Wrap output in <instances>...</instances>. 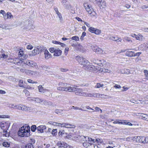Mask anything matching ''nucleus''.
I'll use <instances>...</instances> for the list:
<instances>
[{
	"label": "nucleus",
	"instance_id": "de8ad7c7",
	"mask_svg": "<svg viewBox=\"0 0 148 148\" xmlns=\"http://www.w3.org/2000/svg\"><path fill=\"white\" fill-rule=\"evenodd\" d=\"M64 6V7L66 9H69L70 6V5L69 4H68L67 3Z\"/></svg>",
	"mask_w": 148,
	"mask_h": 148
},
{
	"label": "nucleus",
	"instance_id": "2f4dec72",
	"mask_svg": "<svg viewBox=\"0 0 148 148\" xmlns=\"http://www.w3.org/2000/svg\"><path fill=\"white\" fill-rule=\"evenodd\" d=\"M37 50H33L31 53H30L29 55L31 56H34L36 54V52Z\"/></svg>",
	"mask_w": 148,
	"mask_h": 148
},
{
	"label": "nucleus",
	"instance_id": "f257e3e1",
	"mask_svg": "<svg viewBox=\"0 0 148 148\" xmlns=\"http://www.w3.org/2000/svg\"><path fill=\"white\" fill-rule=\"evenodd\" d=\"M57 89L61 91L74 92L75 94L81 96L96 97L98 94L90 93L84 92L80 88L71 87L70 84L62 82L59 83L58 85Z\"/></svg>",
	"mask_w": 148,
	"mask_h": 148
},
{
	"label": "nucleus",
	"instance_id": "1a4fd4ad",
	"mask_svg": "<svg viewBox=\"0 0 148 148\" xmlns=\"http://www.w3.org/2000/svg\"><path fill=\"white\" fill-rule=\"evenodd\" d=\"M57 146L58 148H65L67 144L63 142L58 141L57 143Z\"/></svg>",
	"mask_w": 148,
	"mask_h": 148
},
{
	"label": "nucleus",
	"instance_id": "4468645a",
	"mask_svg": "<svg viewBox=\"0 0 148 148\" xmlns=\"http://www.w3.org/2000/svg\"><path fill=\"white\" fill-rule=\"evenodd\" d=\"M46 50L45 47H44L42 46H38V53H39L42 52H44Z\"/></svg>",
	"mask_w": 148,
	"mask_h": 148
},
{
	"label": "nucleus",
	"instance_id": "c85d7f7f",
	"mask_svg": "<svg viewBox=\"0 0 148 148\" xmlns=\"http://www.w3.org/2000/svg\"><path fill=\"white\" fill-rule=\"evenodd\" d=\"M71 39L73 40H75L76 41H78L79 40V37L76 36L72 37Z\"/></svg>",
	"mask_w": 148,
	"mask_h": 148
},
{
	"label": "nucleus",
	"instance_id": "39448f33",
	"mask_svg": "<svg viewBox=\"0 0 148 148\" xmlns=\"http://www.w3.org/2000/svg\"><path fill=\"white\" fill-rule=\"evenodd\" d=\"M88 30L92 33H94L97 35H99L101 33V31L100 30L94 27H90Z\"/></svg>",
	"mask_w": 148,
	"mask_h": 148
},
{
	"label": "nucleus",
	"instance_id": "e2e57ef3",
	"mask_svg": "<svg viewBox=\"0 0 148 148\" xmlns=\"http://www.w3.org/2000/svg\"><path fill=\"white\" fill-rule=\"evenodd\" d=\"M75 18L76 19H77L78 21H81V22H82V19L81 18H79V17H75Z\"/></svg>",
	"mask_w": 148,
	"mask_h": 148
},
{
	"label": "nucleus",
	"instance_id": "6e6d98bb",
	"mask_svg": "<svg viewBox=\"0 0 148 148\" xmlns=\"http://www.w3.org/2000/svg\"><path fill=\"white\" fill-rule=\"evenodd\" d=\"M141 54V53L139 52H137L136 53H134V57L136 56H139L140 54Z\"/></svg>",
	"mask_w": 148,
	"mask_h": 148
},
{
	"label": "nucleus",
	"instance_id": "5fc2aeb1",
	"mask_svg": "<svg viewBox=\"0 0 148 148\" xmlns=\"http://www.w3.org/2000/svg\"><path fill=\"white\" fill-rule=\"evenodd\" d=\"M56 14H57L58 16V17L61 20L62 17L61 14L59 12H58Z\"/></svg>",
	"mask_w": 148,
	"mask_h": 148
},
{
	"label": "nucleus",
	"instance_id": "423d86ee",
	"mask_svg": "<svg viewBox=\"0 0 148 148\" xmlns=\"http://www.w3.org/2000/svg\"><path fill=\"white\" fill-rule=\"evenodd\" d=\"M39 103L41 104H44L45 106L51 105L52 104L51 103L46 101H44L43 100L41 99H38V103Z\"/></svg>",
	"mask_w": 148,
	"mask_h": 148
},
{
	"label": "nucleus",
	"instance_id": "4d7b16f0",
	"mask_svg": "<svg viewBox=\"0 0 148 148\" xmlns=\"http://www.w3.org/2000/svg\"><path fill=\"white\" fill-rule=\"evenodd\" d=\"M95 110L97 111H99V110L101 111V112L102 113V110L101 109L99 108L96 107L95 108Z\"/></svg>",
	"mask_w": 148,
	"mask_h": 148
},
{
	"label": "nucleus",
	"instance_id": "774afa93",
	"mask_svg": "<svg viewBox=\"0 0 148 148\" xmlns=\"http://www.w3.org/2000/svg\"><path fill=\"white\" fill-rule=\"evenodd\" d=\"M123 88L124 89L122 91H125L129 89V88L128 87H125L124 86H123Z\"/></svg>",
	"mask_w": 148,
	"mask_h": 148
},
{
	"label": "nucleus",
	"instance_id": "20e7f679",
	"mask_svg": "<svg viewBox=\"0 0 148 148\" xmlns=\"http://www.w3.org/2000/svg\"><path fill=\"white\" fill-rule=\"evenodd\" d=\"M84 6L86 11L88 12L91 17H94L95 16L96 13L93 11L91 6H90L87 3H84Z\"/></svg>",
	"mask_w": 148,
	"mask_h": 148
},
{
	"label": "nucleus",
	"instance_id": "58836bf2",
	"mask_svg": "<svg viewBox=\"0 0 148 148\" xmlns=\"http://www.w3.org/2000/svg\"><path fill=\"white\" fill-rule=\"evenodd\" d=\"M86 33L85 32H83L82 36L80 38V39L81 40H83L84 39V37L86 35Z\"/></svg>",
	"mask_w": 148,
	"mask_h": 148
},
{
	"label": "nucleus",
	"instance_id": "052dcab7",
	"mask_svg": "<svg viewBox=\"0 0 148 148\" xmlns=\"http://www.w3.org/2000/svg\"><path fill=\"white\" fill-rule=\"evenodd\" d=\"M69 48L68 47H66L65 48V51L64 52L65 53H66V54H67L68 53V52L69 50Z\"/></svg>",
	"mask_w": 148,
	"mask_h": 148
},
{
	"label": "nucleus",
	"instance_id": "9d476101",
	"mask_svg": "<svg viewBox=\"0 0 148 148\" xmlns=\"http://www.w3.org/2000/svg\"><path fill=\"white\" fill-rule=\"evenodd\" d=\"M140 137L141 136H138L137 137L138 139L140 138L141 139L139 140V142H142L144 143H148V137H145L144 136H142L141 138Z\"/></svg>",
	"mask_w": 148,
	"mask_h": 148
},
{
	"label": "nucleus",
	"instance_id": "3c124183",
	"mask_svg": "<svg viewBox=\"0 0 148 148\" xmlns=\"http://www.w3.org/2000/svg\"><path fill=\"white\" fill-rule=\"evenodd\" d=\"M67 3V1L66 0H63L62 1V3L64 6Z\"/></svg>",
	"mask_w": 148,
	"mask_h": 148
},
{
	"label": "nucleus",
	"instance_id": "8fccbe9b",
	"mask_svg": "<svg viewBox=\"0 0 148 148\" xmlns=\"http://www.w3.org/2000/svg\"><path fill=\"white\" fill-rule=\"evenodd\" d=\"M86 137L88 138V140L89 142H92L93 143L94 142V139H92L91 138H89L88 137Z\"/></svg>",
	"mask_w": 148,
	"mask_h": 148
},
{
	"label": "nucleus",
	"instance_id": "c756f323",
	"mask_svg": "<svg viewBox=\"0 0 148 148\" xmlns=\"http://www.w3.org/2000/svg\"><path fill=\"white\" fill-rule=\"evenodd\" d=\"M145 73V75L146 79H148V71L147 70H144L143 71Z\"/></svg>",
	"mask_w": 148,
	"mask_h": 148
},
{
	"label": "nucleus",
	"instance_id": "b1692460",
	"mask_svg": "<svg viewBox=\"0 0 148 148\" xmlns=\"http://www.w3.org/2000/svg\"><path fill=\"white\" fill-rule=\"evenodd\" d=\"M3 145L5 147H8L10 146V143L8 142H5L2 143Z\"/></svg>",
	"mask_w": 148,
	"mask_h": 148
},
{
	"label": "nucleus",
	"instance_id": "c03bdc74",
	"mask_svg": "<svg viewBox=\"0 0 148 148\" xmlns=\"http://www.w3.org/2000/svg\"><path fill=\"white\" fill-rule=\"evenodd\" d=\"M8 57V56L7 55H6L5 54H3L2 55H1L0 57L1 58H6Z\"/></svg>",
	"mask_w": 148,
	"mask_h": 148
},
{
	"label": "nucleus",
	"instance_id": "79ce46f5",
	"mask_svg": "<svg viewBox=\"0 0 148 148\" xmlns=\"http://www.w3.org/2000/svg\"><path fill=\"white\" fill-rule=\"evenodd\" d=\"M56 48L54 47L50 48L49 49V51L51 53H54L56 50Z\"/></svg>",
	"mask_w": 148,
	"mask_h": 148
},
{
	"label": "nucleus",
	"instance_id": "338daca9",
	"mask_svg": "<svg viewBox=\"0 0 148 148\" xmlns=\"http://www.w3.org/2000/svg\"><path fill=\"white\" fill-rule=\"evenodd\" d=\"M27 82L29 83H34L33 80L30 79H27Z\"/></svg>",
	"mask_w": 148,
	"mask_h": 148
},
{
	"label": "nucleus",
	"instance_id": "680f3d73",
	"mask_svg": "<svg viewBox=\"0 0 148 148\" xmlns=\"http://www.w3.org/2000/svg\"><path fill=\"white\" fill-rule=\"evenodd\" d=\"M84 24L86 25L88 27H90V24H89L88 23H87L84 21H83Z\"/></svg>",
	"mask_w": 148,
	"mask_h": 148
},
{
	"label": "nucleus",
	"instance_id": "aec40b11",
	"mask_svg": "<svg viewBox=\"0 0 148 148\" xmlns=\"http://www.w3.org/2000/svg\"><path fill=\"white\" fill-rule=\"evenodd\" d=\"M92 61L93 63H94L95 64H97L98 65L100 66H103L101 62V63H98V62H101L102 60H95V59H93L92 60Z\"/></svg>",
	"mask_w": 148,
	"mask_h": 148
},
{
	"label": "nucleus",
	"instance_id": "f3484780",
	"mask_svg": "<svg viewBox=\"0 0 148 148\" xmlns=\"http://www.w3.org/2000/svg\"><path fill=\"white\" fill-rule=\"evenodd\" d=\"M44 54L45 56V58L46 59H47L50 58L51 57V55L47 50H45L44 51Z\"/></svg>",
	"mask_w": 148,
	"mask_h": 148
},
{
	"label": "nucleus",
	"instance_id": "72a5a7b5",
	"mask_svg": "<svg viewBox=\"0 0 148 148\" xmlns=\"http://www.w3.org/2000/svg\"><path fill=\"white\" fill-rule=\"evenodd\" d=\"M36 129V126L35 125H32L31 127V130L33 132H34Z\"/></svg>",
	"mask_w": 148,
	"mask_h": 148
},
{
	"label": "nucleus",
	"instance_id": "ea45409f",
	"mask_svg": "<svg viewBox=\"0 0 148 148\" xmlns=\"http://www.w3.org/2000/svg\"><path fill=\"white\" fill-rule=\"evenodd\" d=\"M57 134V130L54 129L53 130L52 132V134L53 136H56Z\"/></svg>",
	"mask_w": 148,
	"mask_h": 148
},
{
	"label": "nucleus",
	"instance_id": "09e8293b",
	"mask_svg": "<svg viewBox=\"0 0 148 148\" xmlns=\"http://www.w3.org/2000/svg\"><path fill=\"white\" fill-rule=\"evenodd\" d=\"M8 116L7 115H0V118H8Z\"/></svg>",
	"mask_w": 148,
	"mask_h": 148
},
{
	"label": "nucleus",
	"instance_id": "6ab92c4d",
	"mask_svg": "<svg viewBox=\"0 0 148 148\" xmlns=\"http://www.w3.org/2000/svg\"><path fill=\"white\" fill-rule=\"evenodd\" d=\"M14 61L15 62H14V64L18 66H21L23 62L22 60L18 58L16 59Z\"/></svg>",
	"mask_w": 148,
	"mask_h": 148
},
{
	"label": "nucleus",
	"instance_id": "7c9ffc66",
	"mask_svg": "<svg viewBox=\"0 0 148 148\" xmlns=\"http://www.w3.org/2000/svg\"><path fill=\"white\" fill-rule=\"evenodd\" d=\"M25 148H34L33 146L31 143L27 144L25 146Z\"/></svg>",
	"mask_w": 148,
	"mask_h": 148
},
{
	"label": "nucleus",
	"instance_id": "412c9836",
	"mask_svg": "<svg viewBox=\"0 0 148 148\" xmlns=\"http://www.w3.org/2000/svg\"><path fill=\"white\" fill-rule=\"evenodd\" d=\"M39 91L42 93H44L46 90L45 89H44L42 86V85H40L38 87Z\"/></svg>",
	"mask_w": 148,
	"mask_h": 148
},
{
	"label": "nucleus",
	"instance_id": "dca6fc26",
	"mask_svg": "<svg viewBox=\"0 0 148 148\" xmlns=\"http://www.w3.org/2000/svg\"><path fill=\"white\" fill-rule=\"evenodd\" d=\"M62 52L61 50L56 49V48L54 55L55 56H59L61 55Z\"/></svg>",
	"mask_w": 148,
	"mask_h": 148
},
{
	"label": "nucleus",
	"instance_id": "f03ea898",
	"mask_svg": "<svg viewBox=\"0 0 148 148\" xmlns=\"http://www.w3.org/2000/svg\"><path fill=\"white\" fill-rule=\"evenodd\" d=\"M76 59L79 63L83 66L84 69L86 70L94 72L99 68L97 66L90 65V63L82 57L77 56Z\"/></svg>",
	"mask_w": 148,
	"mask_h": 148
},
{
	"label": "nucleus",
	"instance_id": "7ed1b4c3",
	"mask_svg": "<svg viewBox=\"0 0 148 148\" xmlns=\"http://www.w3.org/2000/svg\"><path fill=\"white\" fill-rule=\"evenodd\" d=\"M30 127L28 125H25L21 127L18 132V136L21 137H28L30 135Z\"/></svg>",
	"mask_w": 148,
	"mask_h": 148
},
{
	"label": "nucleus",
	"instance_id": "4c0bfd02",
	"mask_svg": "<svg viewBox=\"0 0 148 148\" xmlns=\"http://www.w3.org/2000/svg\"><path fill=\"white\" fill-rule=\"evenodd\" d=\"M86 108L88 109L91 110L93 111H89L88 112H89L92 113V112H94L95 111L94 109L91 108L89 106H86Z\"/></svg>",
	"mask_w": 148,
	"mask_h": 148
},
{
	"label": "nucleus",
	"instance_id": "393cba45",
	"mask_svg": "<svg viewBox=\"0 0 148 148\" xmlns=\"http://www.w3.org/2000/svg\"><path fill=\"white\" fill-rule=\"evenodd\" d=\"M47 68V66L44 65L40 64L39 66L38 69H39L45 70Z\"/></svg>",
	"mask_w": 148,
	"mask_h": 148
},
{
	"label": "nucleus",
	"instance_id": "2eb2a0df",
	"mask_svg": "<svg viewBox=\"0 0 148 148\" xmlns=\"http://www.w3.org/2000/svg\"><path fill=\"white\" fill-rule=\"evenodd\" d=\"M139 115L141 117H142L141 118L144 120L148 121V115L145 114H143L142 113H139Z\"/></svg>",
	"mask_w": 148,
	"mask_h": 148
},
{
	"label": "nucleus",
	"instance_id": "bf43d9fd",
	"mask_svg": "<svg viewBox=\"0 0 148 148\" xmlns=\"http://www.w3.org/2000/svg\"><path fill=\"white\" fill-rule=\"evenodd\" d=\"M6 27V26L5 25L0 24V28H2L3 29H5Z\"/></svg>",
	"mask_w": 148,
	"mask_h": 148
},
{
	"label": "nucleus",
	"instance_id": "5701e85b",
	"mask_svg": "<svg viewBox=\"0 0 148 148\" xmlns=\"http://www.w3.org/2000/svg\"><path fill=\"white\" fill-rule=\"evenodd\" d=\"M83 145L85 147H89V145H93L92 143H89L87 142H84L83 143Z\"/></svg>",
	"mask_w": 148,
	"mask_h": 148
},
{
	"label": "nucleus",
	"instance_id": "4be33fe9",
	"mask_svg": "<svg viewBox=\"0 0 148 148\" xmlns=\"http://www.w3.org/2000/svg\"><path fill=\"white\" fill-rule=\"evenodd\" d=\"M110 39L111 40L114 41H117V42H120L121 40V39H120L118 38L117 37H112L110 38Z\"/></svg>",
	"mask_w": 148,
	"mask_h": 148
},
{
	"label": "nucleus",
	"instance_id": "37998d69",
	"mask_svg": "<svg viewBox=\"0 0 148 148\" xmlns=\"http://www.w3.org/2000/svg\"><path fill=\"white\" fill-rule=\"evenodd\" d=\"M23 54L24 53L23 51H19L18 53V55L19 57H22L23 56Z\"/></svg>",
	"mask_w": 148,
	"mask_h": 148
},
{
	"label": "nucleus",
	"instance_id": "f8f14e48",
	"mask_svg": "<svg viewBox=\"0 0 148 148\" xmlns=\"http://www.w3.org/2000/svg\"><path fill=\"white\" fill-rule=\"evenodd\" d=\"M93 50L97 54H100L103 53V51L101 48L98 47L96 46L95 47H94Z\"/></svg>",
	"mask_w": 148,
	"mask_h": 148
},
{
	"label": "nucleus",
	"instance_id": "0eeeda50",
	"mask_svg": "<svg viewBox=\"0 0 148 148\" xmlns=\"http://www.w3.org/2000/svg\"><path fill=\"white\" fill-rule=\"evenodd\" d=\"M46 127L45 125H40L38 127V132L42 133L44 131H45Z\"/></svg>",
	"mask_w": 148,
	"mask_h": 148
},
{
	"label": "nucleus",
	"instance_id": "e433bc0d",
	"mask_svg": "<svg viewBox=\"0 0 148 148\" xmlns=\"http://www.w3.org/2000/svg\"><path fill=\"white\" fill-rule=\"evenodd\" d=\"M124 72H122L123 73L128 74L130 73V70L128 69H125L123 70Z\"/></svg>",
	"mask_w": 148,
	"mask_h": 148
},
{
	"label": "nucleus",
	"instance_id": "a878e982",
	"mask_svg": "<svg viewBox=\"0 0 148 148\" xmlns=\"http://www.w3.org/2000/svg\"><path fill=\"white\" fill-rule=\"evenodd\" d=\"M20 71H21V72H22L24 73V72H25L27 74H28V73H30V71L28 70L25 69H21L20 70Z\"/></svg>",
	"mask_w": 148,
	"mask_h": 148
},
{
	"label": "nucleus",
	"instance_id": "0e129e2a",
	"mask_svg": "<svg viewBox=\"0 0 148 148\" xmlns=\"http://www.w3.org/2000/svg\"><path fill=\"white\" fill-rule=\"evenodd\" d=\"M32 48V45H29L27 46V49H31Z\"/></svg>",
	"mask_w": 148,
	"mask_h": 148
},
{
	"label": "nucleus",
	"instance_id": "9b49d317",
	"mask_svg": "<svg viewBox=\"0 0 148 148\" xmlns=\"http://www.w3.org/2000/svg\"><path fill=\"white\" fill-rule=\"evenodd\" d=\"M62 127H65L68 128H75V126L73 124L68 123H62Z\"/></svg>",
	"mask_w": 148,
	"mask_h": 148
},
{
	"label": "nucleus",
	"instance_id": "ddd939ff",
	"mask_svg": "<svg viewBox=\"0 0 148 148\" xmlns=\"http://www.w3.org/2000/svg\"><path fill=\"white\" fill-rule=\"evenodd\" d=\"M131 36L133 37L136 38L137 40H142L143 39V36L141 34L136 35L135 34H133L131 35Z\"/></svg>",
	"mask_w": 148,
	"mask_h": 148
},
{
	"label": "nucleus",
	"instance_id": "a211bd4d",
	"mask_svg": "<svg viewBox=\"0 0 148 148\" xmlns=\"http://www.w3.org/2000/svg\"><path fill=\"white\" fill-rule=\"evenodd\" d=\"M134 52L132 51H127L125 53V55L130 57H134Z\"/></svg>",
	"mask_w": 148,
	"mask_h": 148
},
{
	"label": "nucleus",
	"instance_id": "13d9d810",
	"mask_svg": "<svg viewBox=\"0 0 148 148\" xmlns=\"http://www.w3.org/2000/svg\"><path fill=\"white\" fill-rule=\"evenodd\" d=\"M52 43L54 44H59L60 45V44H61V42H58L57 41H53L52 42Z\"/></svg>",
	"mask_w": 148,
	"mask_h": 148
},
{
	"label": "nucleus",
	"instance_id": "49530a36",
	"mask_svg": "<svg viewBox=\"0 0 148 148\" xmlns=\"http://www.w3.org/2000/svg\"><path fill=\"white\" fill-rule=\"evenodd\" d=\"M3 132V135H4L5 136L7 137L9 136V134L8 133H7L6 131H5L4 130Z\"/></svg>",
	"mask_w": 148,
	"mask_h": 148
},
{
	"label": "nucleus",
	"instance_id": "6e6552de",
	"mask_svg": "<svg viewBox=\"0 0 148 148\" xmlns=\"http://www.w3.org/2000/svg\"><path fill=\"white\" fill-rule=\"evenodd\" d=\"M22 109L21 110H25V111H29V112H33L34 111V109L31 107H27L23 105L21 106Z\"/></svg>",
	"mask_w": 148,
	"mask_h": 148
},
{
	"label": "nucleus",
	"instance_id": "cd10ccee",
	"mask_svg": "<svg viewBox=\"0 0 148 148\" xmlns=\"http://www.w3.org/2000/svg\"><path fill=\"white\" fill-rule=\"evenodd\" d=\"M6 19L11 18L13 17L11 13L9 12H8L6 14Z\"/></svg>",
	"mask_w": 148,
	"mask_h": 148
},
{
	"label": "nucleus",
	"instance_id": "f704fd0d",
	"mask_svg": "<svg viewBox=\"0 0 148 148\" xmlns=\"http://www.w3.org/2000/svg\"><path fill=\"white\" fill-rule=\"evenodd\" d=\"M14 108H16L19 110H21L22 109L21 106L20 105H17L14 106V107H12Z\"/></svg>",
	"mask_w": 148,
	"mask_h": 148
},
{
	"label": "nucleus",
	"instance_id": "69168bd1",
	"mask_svg": "<svg viewBox=\"0 0 148 148\" xmlns=\"http://www.w3.org/2000/svg\"><path fill=\"white\" fill-rule=\"evenodd\" d=\"M0 13L1 14H2L3 15H4L5 14V12L4 11V10H2L0 11Z\"/></svg>",
	"mask_w": 148,
	"mask_h": 148
},
{
	"label": "nucleus",
	"instance_id": "a19ab883",
	"mask_svg": "<svg viewBox=\"0 0 148 148\" xmlns=\"http://www.w3.org/2000/svg\"><path fill=\"white\" fill-rule=\"evenodd\" d=\"M53 125H56V126H61L62 127V123H58L56 122H53V123L52 124Z\"/></svg>",
	"mask_w": 148,
	"mask_h": 148
},
{
	"label": "nucleus",
	"instance_id": "864d4df0",
	"mask_svg": "<svg viewBox=\"0 0 148 148\" xmlns=\"http://www.w3.org/2000/svg\"><path fill=\"white\" fill-rule=\"evenodd\" d=\"M60 70L62 72H66L68 71V69H66L65 68H60Z\"/></svg>",
	"mask_w": 148,
	"mask_h": 148
},
{
	"label": "nucleus",
	"instance_id": "a18cd8bd",
	"mask_svg": "<svg viewBox=\"0 0 148 148\" xmlns=\"http://www.w3.org/2000/svg\"><path fill=\"white\" fill-rule=\"evenodd\" d=\"M23 92L25 93V94L26 96H28L29 95V92L28 90H23Z\"/></svg>",
	"mask_w": 148,
	"mask_h": 148
},
{
	"label": "nucleus",
	"instance_id": "473e14b6",
	"mask_svg": "<svg viewBox=\"0 0 148 148\" xmlns=\"http://www.w3.org/2000/svg\"><path fill=\"white\" fill-rule=\"evenodd\" d=\"M103 86V84H101L99 83H97L96 85L95 86L96 88H100V87H102Z\"/></svg>",
	"mask_w": 148,
	"mask_h": 148
},
{
	"label": "nucleus",
	"instance_id": "c9c22d12",
	"mask_svg": "<svg viewBox=\"0 0 148 148\" xmlns=\"http://www.w3.org/2000/svg\"><path fill=\"white\" fill-rule=\"evenodd\" d=\"M23 80H20L19 81V82H18V85H19V86L21 87H24L25 88V87H24V86L23 85Z\"/></svg>",
	"mask_w": 148,
	"mask_h": 148
},
{
	"label": "nucleus",
	"instance_id": "603ef678",
	"mask_svg": "<svg viewBox=\"0 0 148 148\" xmlns=\"http://www.w3.org/2000/svg\"><path fill=\"white\" fill-rule=\"evenodd\" d=\"M114 87L116 89L120 88H121V86L120 85L117 84L115 85L114 86Z\"/></svg>",
	"mask_w": 148,
	"mask_h": 148
},
{
	"label": "nucleus",
	"instance_id": "bb28decb",
	"mask_svg": "<svg viewBox=\"0 0 148 148\" xmlns=\"http://www.w3.org/2000/svg\"><path fill=\"white\" fill-rule=\"evenodd\" d=\"M62 111V110L61 109H56L55 110V112L57 114H60L62 115L63 114L62 113H61V112Z\"/></svg>",
	"mask_w": 148,
	"mask_h": 148
}]
</instances>
